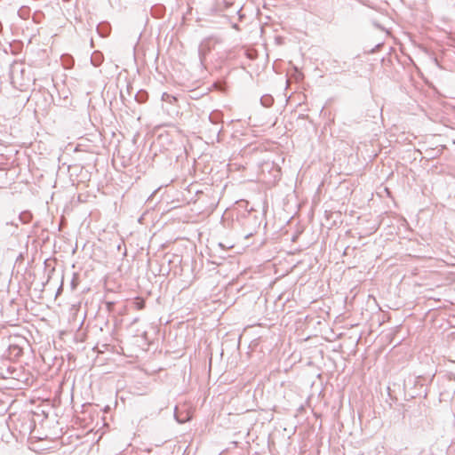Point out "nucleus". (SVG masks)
I'll return each mask as SVG.
<instances>
[{
	"mask_svg": "<svg viewBox=\"0 0 455 455\" xmlns=\"http://www.w3.org/2000/svg\"><path fill=\"white\" fill-rule=\"evenodd\" d=\"M187 419H180V422H185Z\"/></svg>",
	"mask_w": 455,
	"mask_h": 455,
	"instance_id": "f03ea898",
	"label": "nucleus"
},
{
	"mask_svg": "<svg viewBox=\"0 0 455 455\" xmlns=\"http://www.w3.org/2000/svg\"><path fill=\"white\" fill-rule=\"evenodd\" d=\"M133 305L137 310H141L145 307V300L140 297H137L133 301Z\"/></svg>",
	"mask_w": 455,
	"mask_h": 455,
	"instance_id": "f257e3e1",
	"label": "nucleus"
}]
</instances>
